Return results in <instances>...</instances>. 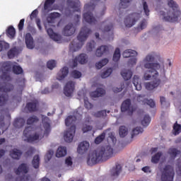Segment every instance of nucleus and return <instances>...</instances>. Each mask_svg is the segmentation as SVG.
I'll use <instances>...</instances> for the list:
<instances>
[{
  "mask_svg": "<svg viewBox=\"0 0 181 181\" xmlns=\"http://www.w3.org/2000/svg\"><path fill=\"white\" fill-rule=\"evenodd\" d=\"M144 68L148 70L144 74V80H151L153 77V81L145 83V88L148 91H152L160 86L161 81L158 78L159 72L157 70L160 69V64H163V60L156 52L148 54L144 59Z\"/></svg>",
  "mask_w": 181,
  "mask_h": 181,
  "instance_id": "1",
  "label": "nucleus"
},
{
  "mask_svg": "<svg viewBox=\"0 0 181 181\" xmlns=\"http://www.w3.org/2000/svg\"><path fill=\"white\" fill-rule=\"evenodd\" d=\"M113 155L114 149L111 148V146L101 147L89 156V158L87 160V164L88 166H94V165H97L99 162L108 160L110 158H112Z\"/></svg>",
  "mask_w": 181,
  "mask_h": 181,
  "instance_id": "2",
  "label": "nucleus"
},
{
  "mask_svg": "<svg viewBox=\"0 0 181 181\" xmlns=\"http://www.w3.org/2000/svg\"><path fill=\"white\" fill-rule=\"evenodd\" d=\"M91 34V30L87 27H83L81 29V31L79 34L77 36V39L78 40V42L77 40H74L71 42L69 45V50L70 52H77L78 50H80L81 47H83V45H84V42L87 40L88 38V36Z\"/></svg>",
  "mask_w": 181,
  "mask_h": 181,
  "instance_id": "3",
  "label": "nucleus"
},
{
  "mask_svg": "<svg viewBox=\"0 0 181 181\" xmlns=\"http://www.w3.org/2000/svg\"><path fill=\"white\" fill-rule=\"evenodd\" d=\"M168 5L173 9V11H169L167 13L165 11H160V15L163 16V20L165 22H177L180 16L179 6L173 0H168Z\"/></svg>",
  "mask_w": 181,
  "mask_h": 181,
  "instance_id": "4",
  "label": "nucleus"
},
{
  "mask_svg": "<svg viewBox=\"0 0 181 181\" xmlns=\"http://www.w3.org/2000/svg\"><path fill=\"white\" fill-rule=\"evenodd\" d=\"M76 121H77V117L72 115L68 116L65 119L66 126L70 127V128L64 133V139L68 144L73 142L74 135H76Z\"/></svg>",
  "mask_w": 181,
  "mask_h": 181,
  "instance_id": "5",
  "label": "nucleus"
},
{
  "mask_svg": "<svg viewBox=\"0 0 181 181\" xmlns=\"http://www.w3.org/2000/svg\"><path fill=\"white\" fill-rule=\"evenodd\" d=\"M33 131V128L30 126L25 127V129H24L23 136L27 138L26 139H24L25 142L32 144V142L39 141V139L42 138V130L40 132H37L33 135H32Z\"/></svg>",
  "mask_w": 181,
  "mask_h": 181,
  "instance_id": "6",
  "label": "nucleus"
},
{
  "mask_svg": "<svg viewBox=\"0 0 181 181\" xmlns=\"http://www.w3.org/2000/svg\"><path fill=\"white\" fill-rule=\"evenodd\" d=\"M173 177H175V170L173 167L170 165H165L161 175V180L173 181Z\"/></svg>",
  "mask_w": 181,
  "mask_h": 181,
  "instance_id": "7",
  "label": "nucleus"
},
{
  "mask_svg": "<svg viewBox=\"0 0 181 181\" xmlns=\"http://www.w3.org/2000/svg\"><path fill=\"white\" fill-rule=\"evenodd\" d=\"M141 19V13H133L129 14L125 19H124V25L126 28H132L138 21Z\"/></svg>",
  "mask_w": 181,
  "mask_h": 181,
  "instance_id": "8",
  "label": "nucleus"
},
{
  "mask_svg": "<svg viewBox=\"0 0 181 181\" xmlns=\"http://www.w3.org/2000/svg\"><path fill=\"white\" fill-rule=\"evenodd\" d=\"M122 56L125 59L131 57V59H129V64H132V66L136 64V58L135 57L136 56H138V52H136V51L132 49H126L123 52Z\"/></svg>",
  "mask_w": 181,
  "mask_h": 181,
  "instance_id": "9",
  "label": "nucleus"
},
{
  "mask_svg": "<svg viewBox=\"0 0 181 181\" xmlns=\"http://www.w3.org/2000/svg\"><path fill=\"white\" fill-rule=\"evenodd\" d=\"M136 100L138 101V103H140V104H141L142 105H145V104H147V105H149L151 108H155L156 107L155 101H153V100L152 99L148 100L145 98V95H137Z\"/></svg>",
  "mask_w": 181,
  "mask_h": 181,
  "instance_id": "10",
  "label": "nucleus"
},
{
  "mask_svg": "<svg viewBox=\"0 0 181 181\" xmlns=\"http://www.w3.org/2000/svg\"><path fill=\"white\" fill-rule=\"evenodd\" d=\"M42 127L45 129L44 135H45V136H48L49 134H50V132L52 131V127H50V119L47 117V116H42Z\"/></svg>",
  "mask_w": 181,
  "mask_h": 181,
  "instance_id": "11",
  "label": "nucleus"
},
{
  "mask_svg": "<svg viewBox=\"0 0 181 181\" xmlns=\"http://www.w3.org/2000/svg\"><path fill=\"white\" fill-rule=\"evenodd\" d=\"M74 82L69 81L66 83L64 88V94L66 95V97H71L73 93L74 92Z\"/></svg>",
  "mask_w": 181,
  "mask_h": 181,
  "instance_id": "12",
  "label": "nucleus"
},
{
  "mask_svg": "<svg viewBox=\"0 0 181 181\" xmlns=\"http://www.w3.org/2000/svg\"><path fill=\"white\" fill-rule=\"evenodd\" d=\"M83 20L89 23V25H97V20L93 16L91 11H88L83 13Z\"/></svg>",
  "mask_w": 181,
  "mask_h": 181,
  "instance_id": "13",
  "label": "nucleus"
},
{
  "mask_svg": "<svg viewBox=\"0 0 181 181\" xmlns=\"http://www.w3.org/2000/svg\"><path fill=\"white\" fill-rule=\"evenodd\" d=\"M90 149V143L88 141H82L78 146V153L83 155Z\"/></svg>",
  "mask_w": 181,
  "mask_h": 181,
  "instance_id": "14",
  "label": "nucleus"
},
{
  "mask_svg": "<svg viewBox=\"0 0 181 181\" xmlns=\"http://www.w3.org/2000/svg\"><path fill=\"white\" fill-rule=\"evenodd\" d=\"M74 33H76V27H74L73 23H69L63 30L64 36H72Z\"/></svg>",
  "mask_w": 181,
  "mask_h": 181,
  "instance_id": "15",
  "label": "nucleus"
},
{
  "mask_svg": "<svg viewBox=\"0 0 181 181\" xmlns=\"http://www.w3.org/2000/svg\"><path fill=\"white\" fill-rule=\"evenodd\" d=\"M121 110L122 112H125L126 111H130V114H132L135 110L131 107V99H127L124 100L121 106Z\"/></svg>",
  "mask_w": 181,
  "mask_h": 181,
  "instance_id": "16",
  "label": "nucleus"
},
{
  "mask_svg": "<svg viewBox=\"0 0 181 181\" xmlns=\"http://www.w3.org/2000/svg\"><path fill=\"white\" fill-rule=\"evenodd\" d=\"M14 86L12 83H0V92L1 93H11L13 90Z\"/></svg>",
  "mask_w": 181,
  "mask_h": 181,
  "instance_id": "17",
  "label": "nucleus"
},
{
  "mask_svg": "<svg viewBox=\"0 0 181 181\" xmlns=\"http://www.w3.org/2000/svg\"><path fill=\"white\" fill-rule=\"evenodd\" d=\"M22 151L18 149V148H13L10 151L9 155L12 159H14L15 160H19L23 155Z\"/></svg>",
  "mask_w": 181,
  "mask_h": 181,
  "instance_id": "18",
  "label": "nucleus"
},
{
  "mask_svg": "<svg viewBox=\"0 0 181 181\" xmlns=\"http://www.w3.org/2000/svg\"><path fill=\"white\" fill-rule=\"evenodd\" d=\"M108 52H110V47L101 45L96 49L95 56H97V57H101L103 54H105V53H108Z\"/></svg>",
  "mask_w": 181,
  "mask_h": 181,
  "instance_id": "19",
  "label": "nucleus"
},
{
  "mask_svg": "<svg viewBox=\"0 0 181 181\" xmlns=\"http://www.w3.org/2000/svg\"><path fill=\"white\" fill-rule=\"evenodd\" d=\"M25 45L28 49H33L35 47L33 37H32L31 33H28L25 35Z\"/></svg>",
  "mask_w": 181,
  "mask_h": 181,
  "instance_id": "20",
  "label": "nucleus"
},
{
  "mask_svg": "<svg viewBox=\"0 0 181 181\" xmlns=\"http://www.w3.org/2000/svg\"><path fill=\"white\" fill-rule=\"evenodd\" d=\"M104 94H105V90L103 88H98L95 91L90 93V97L98 98V97H103Z\"/></svg>",
  "mask_w": 181,
  "mask_h": 181,
  "instance_id": "21",
  "label": "nucleus"
},
{
  "mask_svg": "<svg viewBox=\"0 0 181 181\" xmlns=\"http://www.w3.org/2000/svg\"><path fill=\"white\" fill-rule=\"evenodd\" d=\"M69 74V68L67 66H64L62 69V70L58 73L57 80L62 81L64 78L67 77Z\"/></svg>",
  "mask_w": 181,
  "mask_h": 181,
  "instance_id": "22",
  "label": "nucleus"
},
{
  "mask_svg": "<svg viewBox=\"0 0 181 181\" xmlns=\"http://www.w3.org/2000/svg\"><path fill=\"white\" fill-rule=\"evenodd\" d=\"M26 108L30 112H35V111H37V102L33 101L28 103L26 104Z\"/></svg>",
  "mask_w": 181,
  "mask_h": 181,
  "instance_id": "23",
  "label": "nucleus"
},
{
  "mask_svg": "<svg viewBox=\"0 0 181 181\" xmlns=\"http://www.w3.org/2000/svg\"><path fill=\"white\" fill-rule=\"evenodd\" d=\"M47 35L49 36L50 39H52V40H54L55 42H60V37L59 35L54 33V31H53V29L48 28L47 30Z\"/></svg>",
  "mask_w": 181,
  "mask_h": 181,
  "instance_id": "24",
  "label": "nucleus"
},
{
  "mask_svg": "<svg viewBox=\"0 0 181 181\" xmlns=\"http://www.w3.org/2000/svg\"><path fill=\"white\" fill-rule=\"evenodd\" d=\"M168 155H170L172 159H176L177 155L181 154L180 150H177L176 148H170L168 151Z\"/></svg>",
  "mask_w": 181,
  "mask_h": 181,
  "instance_id": "25",
  "label": "nucleus"
},
{
  "mask_svg": "<svg viewBox=\"0 0 181 181\" xmlns=\"http://www.w3.org/2000/svg\"><path fill=\"white\" fill-rule=\"evenodd\" d=\"M121 76L123 77L124 80L125 81H128V80H131L132 77V71L128 69H123L121 71Z\"/></svg>",
  "mask_w": 181,
  "mask_h": 181,
  "instance_id": "26",
  "label": "nucleus"
},
{
  "mask_svg": "<svg viewBox=\"0 0 181 181\" xmlns=\"http://www.w3.org/2000/svg\"><path fill=\"white\" fill-rule=\"evenodd\" d=\"M28 172H29V168H28V165L25 163L21 164L16 170V175H21V173H28Z\"/></svg>",
  "mask_w": 181,
  "mask_h": 181,
  "instance_id": "27",
  "label": "nucleus"
},
{
  "mask_svg": "<svg viewBox=\"0 0 181 181\" xmlns=\"http://www.w3.org/2000/svg\"><path fill=\"white\" fill-rule=\"evenodd\" d=\"M133 84L137 91H141L142 90V85L139 81V77H138L136 75H135L133 78Z\"/></svg>",
  "mask_w": 181,
  "mask_h": 181,
  "instance_id": "28",
  "label": "nucleus"
},
{
  "mask_svg": "<svg viewBox=\"0 0 181 181\" xmlns=\"http://www.w3.org/2000/svg\"><path fill=\"white\" fill-rule=\"evenodd\" d=\"M26 122L25 121V119L20 117L18 119H16L13 123V127L16 128H22L23 125H25V123Z\"/></svg>",
  "mask_w": 181,
  "mask_h": 181,
  "instance_id": "29",
  "label": "nucleus"
},
{
  "mask_svg": "<svg viewBox=\"0 0 181 181\" xmlns=\"http://www.w3.org/2000/svg\"><path fill=\"white\" fill-rule=\"evenodd\" d=\"M66 4L72 9H77L80 6V0H67Z\"/></svg>",
  "mask_w": 181,
  "mask_h": 181,
  "instance_id": "30",
  "label": "nucleus"
},
{
  "mask_svg": "<svg viewBox=\"0 0 181 181\" xmlns=\"http://www.w3.org/2000/svg\"><path fill=\"white\" fill-rule=\"evenodd\" d=\"M66 155H67V148L66 147H59L56 153L57 158H63Z\"/></svg>",
  "mask_w": 181,
  "mask_h": 181,
  "instance_id": "31",
  "label": "nucleus"
},
{
  "mask_svg": "<svg viewBox=\"0 0 181 181\" xmlns=\"http://www.w3.org/2000/svg\"><path fill=\"white\" fill-rule=\"evenodd\" d=\"M122 170V167L119 164H116L115 167H114L111 170L112 176H118L119 173H121Z\"/></svg>",
  "mask_w": 181,
  "mask_h": 181,
  "instance_id": "32",
  "label": "nucleus"
},
{
  "mask_svg": "<svg viewBox=\"0 0 181 181\" xmlns=\"http://www.w3.org/2000/svg\"><path fill=\"white\" fill-rule=\"evenodd\" d=\"M6 35L8 37H10V39H13V37H15V35H16V30H15V28H13L12 25H10L6 30Z\"/></svg>",
  "mask_w": 181,
  "mask_h": 181,
  "instance_id": "33",
  "label": "nucleus"
},
{
  "mask_svg": "<svg viewBox=\"0 0 181 181\" xmlns=\"http://www.w3.org/2000/svg\"><path fill=\"white\" fill-rule=\"evenodd\" d=\"M40 163V157L39 155H35L32 160V165L34 169H39V165Z\"/></svg>",
  "mask_w": 181,
  "mask_h": 181,
  "instance_id": "34",
  "label": "nucleus"
},
{
  "mask_svg": "<svg viewBox=\"0 0 181 181\" xmlns=\"http://www.w3.org/2000/svg\"><path fill=\"white\" fill-rule=\"evenodd\" d=\"M119 135L120 138H125L128 135V129L125 126H120L119 129Z\"/></svg>",
  "mask_w": 181,
  "mask_h": 181,
  "instance_id": "35",
  "label": "nucleus"
},
{
  "mask_svg": "<svg viewBox=\"0 0 181 181\" xmlns=\"http://www.w3.org/2000/svg\"><path fill=\"white\" fill-rule=\"evenodd\" d=\"M37 122H39V117L37 116L33 115L27 119V125H33V124Z\"/></svg>",
  "mask_w": 181,
  "mask_h": 181,
  "instance_id": "36",
  "label": "nucleus"
},
{
  "mask_svg": "<svg viewBox=\"0 0 181 181\" xmlns=\"http://www.w3.org/2000/svg\"><path fill=\"white\" fill-rule=\"evenodd\" d=\"M92 115L96 118H105V117H107V110H100L96 112H93Z\"/></svg>",
  "mask_w": 181,
  "mask_h": 181,
  "instance_id": "37",
  "label": "nucleus"
},
{
  "mask_svg": "<svg viewBox=\"0 0 181 181\" xmlns=\"http://www.w3.org/2000/svg\"><path fill=\"white\" fill-rule=\"evenodd\" d=\"M120 58H121V51L119 50V48H116L113 54L112 60L113 62H117L119 61Z\"/></svg>",
  "mask_w": 181,
  "mask_h": 181,
  "instance_id": "38",
  "label": "nucleus"
},
{
  "mask_svg": "<svg viewBox=\"0 0 181 181\" xmlns=\"http://www.w3.org/2000/svg\"><path fill=\"white\" fill-rule=\"evenodd\" d=\"M108 64V59L105 58L103 59H102L101 61H100L99 62L95 64V67L96 69H103V67H104V66H105L106 64Z\"/></svg>",
  "mask_w": 181,
  "mask_h": 181,
  "instance_id": "39",
  "label": "nucleus"
},
{
  "mask_svg": "<svg viewBox=\"0 0 181 181\" xmlns=\"http://www.w3.org/2000/svg\"><path fill=\"white\" fill-rule=\"evenodd\" d=\"M77 59L80 64H86V63H87V54H81L77 57Z\"/></svg>",
  "mask_w": 181,
  "mask_h": 181,
  "instance_id": "40",
  "label": "nucleus"
},
{
  "mask_svg": "<svg viewBox=\"0 0 181 181\" xmlns=\"http://www.w3.org/2000/svg\"><path fill=\"white\" fill-rule=\"evenodd\" d=\"M16 53H18V49L16 47L11 48L7 53V56L8 59H13L15 56H16Z\"/></svg>",
  "mask_w": 181,
  "mask_h": 181,
  "instance_id": "41",
  "label": "nucleus"
},
{
  "mask_svg": "<svg viewBox=\"0 0 181 181\" xmlns=\"http://www.w3.org/2000/svg\"><path fill=\"white\" fill-rule=\"evenodd\" d=\"M149 124H151V117L148 115H146L141 120V125H143V127H148Z\"/></svg>",
  "mask_w": 181,
  "mask_h": 181,
  "instance_id": "42",
  "label": "nucleus"
},
{
  "mask_svg": "<svg viewBox=\"0 0 181 181\" xmlns=\"http://www.w3.org/2000/svg\"><path fill=\"white\" fill-rule=\"evenodd\" d=\"M160 156H162V152H158L151 158L152 163H158L160 160Z\"/></svg>",
  "mask_w": 181,
  "mask_h": 181,
  "instance_id": "43",
  "label": "nucleus"
},
{
  "mask_svg": "<svg viewBox=\"0 0 181 181\" xmlns=\"http://www.w3.org/2000/svg\"><path fill=\"white\" fill-rule=\"evenodd\" d=\"M104 139H105V132H103L101 134L95 138V144H96V145H98L101 144V142H103Z\"/></svg>",
  "mask_w": 181,
  "mask_h": 181,
  "instance_id": "44",
  "label": "nucleus"
},
{
  "mask_svg": "<svg viewBox=\"0 0 181 181\" xmlns=\"http://www.w3.org/2000/svg\"><path fill=\"white\" fill-rule=\"evenodd\" d=\"M95 41L91 40L89 42L87 43L86 45V50L88 52H93V49L95 48Z\"/></svg>",
  "mask_w": 181,
  "mask_h": 181,
  "instance_id": "45",
  "label": "nucleus"
},
{
  "mask_svg": "<svg viewBox=\"0 0 181 181\" xmlns=\"http://www.w3.org/2000/svg\"><path fill=\"white\" fill-rule=\"evenodd\" d=\"M144 132V129L142 127H136L132 130V138L136 136V135H139V134H142Z\"/></svg>",
  "mask_w": 181,
  "mask_h": 181,
  "instance_id": "46",
  "label": "nucleus"
},
{
  "mask_svg": "<svg viewBox=\"0 0 181 181\" xmlns=\"http://www.w3.org/2000/svg\"><path fill=\"white\" fill-rule=\"evenodd\" d=\"M13 72L14 74H22V73H23V69L22 67H21V66L13 65Z\"/></svg>",
  "mask_w": 181,
  "mask_h": 181,
  "instance_id": "47",
  "label": "nucleus"
},
{
  "mask_svg": "<svg viewBox=\"0 0 181 181\" xmlns=\"http://www.w3.org/2000/svg\"><path fill=\"white\" fill-rule=\"evenodd\" d=\"M112 73V69L111 68H108L106 71L101 74L102 78H107V77H110Z\"/></svg>",
  "mask_w": 181,
  "mask_h": 181,
  "instance_id": "48",
  "label": "nucleus"
},
{
  "mask_svg": "<svg viewBox=\"0 0 181 181\" xmlns=\"http://www.w3.org/2000/svg\"><path fill=\"white\" fill-rule=\"evenodd\" d=\"M173 130L175 131V135H179V134H180V132H181V125L177 124V122H176L174 124Z\"/></svg>",
  "mask_w": 181,
  "mask_h": 181,
  "instance_id": "49",
  "label": "nucleus"
},
{
  "mask_svg": "<svg viewBox=\"0 0 181 181\" xmlns=\"http://www.w3.org/2000/svg\"><path fill=\"white\" fill-rule=\"evenodd\" d=\"M143 9L146 16H149V13L151 11L149 10V6H148V3H146V1H143Z\"/></svg>",
  "mask_w": 181,
  "mask_h": 181,
  "instance_id": "50",
  "label": "nucleus"
},
{
  "mask_svg": "<svg viewBox=\"0 0 181 181\" xmlns=\"http://www.w3.org/2000/svg\"><path fill=\"white\" fill-rule=\"evenodd\" d=\"M8 49H9V44L4 41H0V52L8 50Z\"/></svg>",
  "mask_w": 181,
  "mask_h": 181,
  "instance_id": "51",
  "label": "nucleus"
},
{
  "mask_svg": "<svg viewBox=\"0 0 181 181\" xmlns=\"http://www.w3.org/2000/svg\"><path fill=\"white\" fill-rule=\"evenodd\" d=\"M132 0H120V8L125 9L128 8V4H129Z\"/></svg>",
  "mask_w": 181,
  "mask_h": 181,
  "instance_id": "52",
  "label": "nucleus"
},
{
  "mask_svg": "<svg viewBox=\"0 0 181 181\" xmlns=\"http://www.w3.org/2000/svg\"><path fill=\"white\" fill-rule=\"evenodd\" d=\"M3 69L6 71H11L12 69V64L9 62H4L3 64Z\"/></svg>",
  "mask_w": 181,
  "mask_h": 181,
  "instance_id": "53",
  "label": "nucleus"
},
{
  "mask_svg": "<svg viewBox=\"0 0 181 181\" xmlns=\"http://www.w3.org/2000/svg\"><path fill=\"white\" fill-rule=\"evenodd\" d=\"M6 101H8V95L5 96L4 95H0V107H4L5 104H6Z\"/></svg>",
  "mask_w": 181,
  "mask_h": 181,
  "instance_id": "54",
  "label": "nucleus"
},
{
  "mask_svg": "<svg viewBox=\"0 0 181 181\" xmlns=\"http://www.w3.org/2000/svg\"><path fill=\"white\" fill-rule=\"evenodd\" d=\"M47 66L48 69H49V70H53V69L56 67V62L53 59L48 61L47 63Z\"/></svg>",
  "mask_w": 181,
  "mask_h": 181,
  "instance_id": "55",
  "label": "nucleus"
},
{
  "mask_svg": "<svg viewBox=\"0 0 181 181\" xmlns=\"http://www.w3.org/2000/svg\"><path fill=\"white\" fill-rule=\"evenodd\" d=\"M111 30H114V24L110 23L109 24L105 26L103 32H111Z\"/></svg>",
  "mask_w": 181,
  "mask_h": 181,
  "instance_id": "56",
  "label": "nucleus"
},
{
  "mask_svg": "<svg viewBox=\"0 0 181 181\" xmlns=\"http://www.w3.org/2000/svg\"><path fill=\"white\" fill-rule=\"evenodd\" d=\"M84 107L86 110H91V108H93V104L89 103L88 98H87L84 99Z\"/></svg>",
  "mask_w": 181,
  "mask_h": 181,
  "instance_id": "57",
  "label": "nucleus"
},
{
  "mask_svg": "<svg viewBox=\"0 0 181 181\" xmlns=\"http://www.w3.org/2000/svg\"><path fill=\"white\" fill-rule=\"evenodd\" d=\"M71 74L74 78H80L81 77V72L77 70L72 71Z\"/></svg>",
  "mask_w": 181,
  "mask_h": 181,
  "instance_id": "58",
  "label": "nucleus"
},
{
  "mask_svg": "<svg viewBox=\"0 0 181 181\" xmlns=\"http://www.w3.org/2000/svg\"><path fill=\"white\" fill-rule=\"evenodd\" d=\"M53 153H54L53 151L52 150L48 151L47 154L45 156V160L49 162V160L52 159V156H53Z\"/></svg>",
  "mask_w": 181,
  "mask_h": 181,
  "instance_id": "59",
  "label": "nucleus"
},
{
  "mask_svg": "<svg viewBox=\"0 0 181 181\" xmlns=\"http://www.w3.org/2000/svg\"><path fill=\"white\" fill-rule=\"evenodd\" d=\"M91 129H93V127L90 126V125H85L82 128V131H83V134H86V132H88L91 131Z\"/></svg>",
  "mask_w": 181,
  "mask_h": 181,
  "instance_id": "60",
  "label": "nucleus"
},
{
  "mask_svg": "<svg viewBox=\"0 0 181 181\" xmlns=\"http://www.w3.org/2000/svg\"><path fill=\"white\" fill-rule=\"evenodd\" d=\"M23 26H25V19L23 18L20 21L18 25V30H23Z\"/></svg>",
  "mask_w": 181,
  "mask_h": 181,
  "instance_id": "61",
  "label": "nucleus"
},
{
  "mask_svg": "<svg viewBox=\"0 0 181 181\" xmlns=\"http://www.w3.org/2000/svg\"><path fill=\"white\" fill-rule=\"evenodd\" d=\"M37 13H39V11H37V9L34 10L30 16V18L31 19V21H33V19H35V18H37Z\"/></svg>",
  "mask_w": 181,
  "mask_h": 181,
  "instance_id": "62",
  "label": "nucleus"
},
{
  "mask_svg": "<svg viewBox=\"0 0 181 181\" xmlns=\"http://www.w3.org/2000/svg\"><path fill=\"white\" fill-rule=\"evenodd\" d=\"M35 151V148L33 147H30L26 152H25V156H32L33 155V152Z\"/></svg>",
  "mask_w": 181,
  "mask_h": 181,
  "instance_id": "63",
  "label": "nucleus"
},
{
  "mask_svg": "<svg viewBox=\"0 0 181 181\" xmlns=\"http://www.w3.org/2000/svg\"><path fill=\"white\" fill-rule=\"evenodd\" d=\"M51 19H56V18H60V13H52L49 15Z\"/></svg>",
  "mask_w": 181,
  "mask_h": 181,
  "instance_id": "64",
  "label": "nucleus"
}]
</instances>
